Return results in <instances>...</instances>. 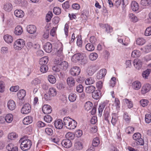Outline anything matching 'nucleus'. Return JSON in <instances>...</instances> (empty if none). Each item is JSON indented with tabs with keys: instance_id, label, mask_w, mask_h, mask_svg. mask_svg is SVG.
<instances>
[{
	"instance_id": "7",
	"label": "nucleus",
	"mask_w": 151,
	"mask_h": 151,
	"mask_svg": "<svg viewBox=\"0 0 151 151\" xmlns=\"http://www.w3.org/2000/svg\"><path fill=\"white\" fill-rule=\"evenodd\" d=\"M141 137V134L139 132L135 133L132 136L133 139L135 141H138L139 142L144 144V140Z\"/></svg>"
},
{
	"instance_id": "60",
	"label": "nucleus",
	"mask_w": 151,
	"mask_h": 151,
	"mask_svg": "<svg viewBox=\"0 0 151 151\" xmlns=\"http://www.w3.org/2000/svg\"><path fill=\"white\" fill-rule=\"evenodd\" d=\"M44 120L46 122L50 123L52 121V118L51 116L49 115H46L44 117Z\"/></svg>"
},
{
	"instance_id": "5",
	"label": "nucleus",
	"mask_w": 151,
	"mask_h": 151,
	"mask_svg": "<svg viewBox=\"0 0 151 151\" xmlns=\"http://www.w3.org/2000/svg\"><path fill=\"white\" fill-rule=\"evenodd\" d=\"M31 110V105L29 104H26L23 106L21 109V112L23 114H27L30 113Z\"/></svg>"
},
{
	"instance_id": "53",
	"label": "nucleus",
	"mask_w": 151,
	"mask_h": 151,
	"mask_svg": "<svg viewBox=\"0 0 151 151\" xmlns=\"http://www.w3.org/2000/svg\"><path fill=\"white\" fill-rule=\"evenodd\" d=\"M77 38V44L79 47H81L82 46V41L81 37V36H78Z\"/></svg>"
},
{
	"instance_id": "50",
	"label": "nucleus",
	"mask_w": 151,
	"mask_h": 151,
	"mask_svg": "<svg viewBox=\"0 0 151 151\" xmlns=\"http://www.w3.org/2000/svg\"><path fill=\"white\" fill-rule=\"evenodd\" d=\"M129 17L132 22H135L137 21V17L133 14H129Z\"/></svg>"
},
{
	"instance_id": "29",
	"label": "nucleus",
	"mask_w": 151,
	"mask_h": 151,
	"mask_svg": "<svg viewBox=\"0 0 151 151\" xmlns=\"http://www.w3.org/2000/svg\"><path fill=\"white\" fill-rule=\"evenodd\" d=\"M131 7L132 10L134 11L138 10L139 9V5L136 1H133L131 4Z\"/></svg>"
},
{
	"instance_id": "51",
	"label": "nucleus",
	"mask_w": 151,
	"mask_h": 151,
	"mask_svg": "<svg viewBox=\"0 0 151 151\" xmlns=\"http://www.w3.org/2000/svg\"><path fill=\"white\" fill-rule=\"evenodd\" d=\"M48 69L47 65H41L40 68V70L42 73H46Z\"/></svg>"
},
{
	"instance_id": "12",
	"label": "nucleus",
	"mask_w": 151,
	"mask_h": 151,
	"mask_svg": "<svg viewBox=\"0 0 151 151\" xmlns=\"http://www.w3.org/2000/svg\"><path fill=\"white\" fill-rule=\"evenodd\" d=\"M97 70L96 66L92 65L89 67L87 69L86 71L88 74L90 76L92 75Z\"/></svg>"
},
{
	"instance_id": "47",
	"label": "nucleus",
	"mask_w": 151,
	"mask_h": 151,
	"mask_svg": "<svg viewBox=\"0 0 151 151\" xmlns=\"http://www.w3.org/2000/svg\"><path fill=\"white\" fill-rule=\"evenodd\" d=\"M66 139L73 140L74 139L75 135L72 132H68L65 135Z\"/></svg>"
},
{
	"instance_id": "19",
	"label": "nucleus",
	"mask_w": 151,
	"mask_h": 151,
	"mask_svg": "<svg viewBox=\"0 0 151 151\" xmlns=\"http://www.w3.org/2000/svg\"><path fill=\"white\" fill-rule=\"evenodd\" d=\"M111 116V122L113 126H115L119 121L118 116L116 113H112Z\"/></svg>"
},
{
	"instance_id": "39",
	"label": "nucleus",
	"mask_w": 151,
	"mask_h": 151,
	"mask_svg": "<svg viewBox=\"0 0 151 151\" xmlns=\"http://www.w3.org/2000/svg\"><path fill=\"white\" fill-rule=\"evenodd\" d=\"M98 57V55L96 53L92 52L91 53L89 56V59L91 60H96Z\"/></svg>"
},
{
	"instance_id": "25",
	"label": "nucleus",
	"mask_w": 151,
	"mask_h": 151,
	"mask_svg": "<svg viewBox=\"0 0 151 151\" xmlns=\"http://www.w3.org/2000/svg\"><path fill=\"white\" fill-rule=\"evenodd\" d=\"M33 118L31 116H28L25 117L23 120V123L24 124L28 125L32 122Z\"/></svg>"
},
{
	"instance_id": "63",
	"label": "nucleus",
	"mask_w": 151,
	"mask_h": 151,
	"mask_svg": "<svg viewBox=\"0 0 151 151\" xmlns=\"http://www.w3.org/2000/svg\"><path fill=\"white\" fill-rule=\"evenodd\" d=\"M144 51L146 53H148L151 51V44L149 43L144 47Z\"/></svg>"
},
{
	"instance_id": "36",
	"label": "nucleus",
	"mask_w": 151,
	"mask_h": 151,
	"mask_svg": "<svg viewBox=\"0 0 151 151\" xmlns=\"http://www.w3.org/2000/svg\"><path fill=\"white\" fill-rule=\"evenodd\" d=\"M93 104L90 101H88L84 105V108L86 110L88 111L91 109L93 106Z\"/></svg>"
},
{
	"instance_id": "17",
	"label": "nucleus",
	"mask_w": 151,
	"mask_h": 151,
	"mask_svg": "<svg viewBox=\"0 0 151 151\" xmlns=\"http://www.w3.org/2000/svg\"><path fill=\"white\" fill-rule=\"evenodd\" d=\"M62 146L66 148H69L72 145L71 141L69 139H65L63 140L61 142Z\"/></svg>"
},
{
	"instance_id": "49",
	"label": "nucleus",
	"mask_w": 151,
	"mask_h": 151,
	"mask_svg": "<svg viewBox=\"0 0 151 151\" xmlns=\"http://www.w3.org/2000/svg\"><path fill=\"white\" fill-rule=\"evenodd\" d=\"M75 146L77 149L80 150L82 149L83 145L81 142L78 141L75 143Z\"/></svg>"
},
{
	"instance_id": "41",
	"label": "nucleus",
	"mask_w": 151,
	"mask_h": 151,
	"mask_svg": "<svg viewBox=\"0 0 151 151\" xmlns=\"http://www.w3.org/2000/svg\"><path fill=\"white\" fill-rule=\"evenodd\" d=\"M45 132L47 135L49 136H51L53 134V129L49 127H47L45 129Z\"/></svg>"
},
{
	"instance_id": "30",
	"label": "nucleus",
	"mask_w": 151,
	"mask_h": 151,
	"mask_svg": "<svg viewBox=\"0 0 151 151\" xmlns=\"http://www.w3.org/2000/svg\"><path fill=\"white\" fill-rule=\"evenodd\" d=\"M14 14L15 16L17 17L21 18L24 16V12L21 10L17 9L15 10Z\"/></svg>"
},
{
	"instance_id": "3",
	"label": "nucleus",
	"mask_w": 151,
	"mask_h": 151,
	"mask_svg": "<svg viewBox=\"0 0 151 151\" xmlns=\"http://www.w3.org/2000/svg\"><path fill=\"white\" fill-rule=\"evenodd\" d=\"M25 45V41L22 39L17 40L14 44V48L16 50H20L22 49Z\"/></svg>"
},
{
	"instance_id": "43",
	"label": "nucleus",
	"mask_w": 151,
	"mask_h": 151,
	"mask_svg": "<svg viewBox=\"0 0 151 151\" xmlns=\"http://www.w3.org/2000/svg\"><path fill=\"white\" fill-rule=\"evenodd\" d=\"M48 79L49 82L52 84L55 83L56 82V78L52 75H49L48 77Z\"/></svg>"
},
{
	"instance_id": "24",
	"label": "nucleus",
	"mask_w": 151,
	"mask_h": 151,
	"mask_svg": "<svg viewBox=\"0 0 151 151\" xmlns=\"http://www.w3.org/2000/svg\"><path fill=\"white\" fill-rule=\"evenodd\" d=\"M4 39L5 41L7 43H12L13 40V38L11 35L6 34L4 35Z\"/></svg>"
},
{
	"instance_id": "37",
	"label": "nucleus",
	"mask_w": 151,
	"mask_h": 151,
	"mask_svg": "<svg viewBox=\"0 0 151 151\" xmlns=\"http://www.w3.org/2000/svg\"><path fill=\"white\" fill-rule=\"evenodd\" d=\"M41 83V81L38 78H35L31 82V84L33 86H38L40 83Z\"/></svg>"
},
{
	"instance_id": "38",
	"label": "nucleus",
	"mask_w": 151,
	"mask_h": 151,
	"mask_svg": "<svg viewBox=\"0 0 151 151\" xmlns=\"http://www.w3.org/2000/svg\"><path fill=\"white\" fill-rule=\"evenodd\" d=\"M86 50L89 51H93L95 48L94 46L91 44L88 43L86 45Z\"/></svg>"
},
{
	"instance_id": "27",
	"label": "nucleus",
	"mask_w": 151,
	"mask_h": 151,
	"mask_svg": "<svg viewBox=\"0 0 151 151\" xmlns=\"http://www.w3.org/2000/svg\"><path fill=\"white\" fill-rule=\"evenodd\" d=\"M13 115L11 114H7L5 117V121L8 123H11L13 120Z\"/></svg>"
},
{
	"instance_id": "10",
	"label": "nucleus",
	"mask_w": 151,
	"mask_h": 151,
	"mask_svg": "<svg viewBox=\"0 0 151 151\" xmlns=\"http://www.w3.org/2000/svg\"><path fill=\"white\" fill-rule=\"evenodd\" d=\"M118 40L119 42L125 45H127L130 42L129 38L125 36L119 37Z\"/></svg>"
},
{
	"instance_id": "34",
	"label": "nucleus",
	"mask_w": 151,
	"mask_h": 151,
	"mask_svg": "<svg viewBox=\"0 0 151 151\" xmlns=\"http://www.w3.org/2000/svg\"><path fill=\"white\" fill-rule=\"evenodd\" d=\"M106 106V103L105 102H101L99 105L98 108V111L99 114L101 115L102 111Z\"/></svg>"
},
{
	"instance_id": "28",
	"label": "nucleus",
	"mask_w": 151,
	"mask_h": 151,
	"mask_svg": "<svg viewBox=\"0 0 151 151\" xmlns=\"http://www.w3.org/2000/svg\"><path fill=\"white\" fill-rule=\"evenodd\" d=\"M95 87L93 86H90L87 87L85 89L86 92L88 93H93L95 90Z\"/></svg>"
},
{
	"instance_id": "42",
	"label": "nucleus",
	"mask_w": 151,
	"mask_h": 151,
	"mask_svg": "<svg viewBox=\"0 0 151 151\" xmlns=\"http://www.w3.org/2000/svg\"><path fill=\"white\" fill-rule=\"evenodd\" d=\"M77 96L75 93H71L68 96L69 100L72 102L75 101L76 99Z\"/></svg>"
},
{
	"instance_id": "59",
	"label": "nucleus",
	"mask_w": 151,
	"mask_h": 151,
	"mask_svg": "<svg viewBox=\"0 0 151 151\" xmlns=\"http://www.w3.org/2000/svg\"><path fill=\"white\" fill-rule=\"evenodd\" d=\"M116 79L115 77H112L110 81L109 85L112 87H114L116 83Z\"/></svg>"
},
{
	"instance_id": "58",
	"label": "nucleus",
	"mask_w": 151,
	"mask_h": 151,
	"mask_svg": "<svg viewBox=\"0 0 151 151\" xmlns=\"http://www.w3.org/2000/svg\"><path fill=\"white\" fill-rule=\"evenodd\" d=\"M145 122L149 124L151 122V115L149 114H146L145 116Z\"/></svg>"
},
{
	"instance_id": "6",
	"label": "nucleus",
	"mask_w": 151,
	"mask_h": 151,
	"mask_svg": "<svg viewBox=\"0 0 151 151\" xmlns=\"http://www.w3.org/2000/svg\"><path fill=\"white\" fill-rule=\"evenodd\" d=\"M56 64L59 65V68L62 70H65L68 68V63L65 61H59L58 60L55 62Z\"/></svg>"
},
{
	"instance_id": "57",
	"label": "nucleus",
	"mask_w": 151,
	"mask_h": 151,
	"mask_svg": "<svg viewBox=\"0 0 151 151\" xmlns=\"http://www.w3.org/2000/svg\"><path fill=\"white\" fill-rule=\"evenodd\" d=\"M23 29H14V34L17 36L21 35L23 32Z\"/></svg>"
},
{
	"instance_id": "2",
	"label": "nucleus",
	"mask_w": 151,
	"mask_h": 151,
	"mask_svg": "<svg viewBox=\"0 0 151 151\" xmlns=\"http://www.w3.org/2000/svg\"><path fill=\"white\" fill-rule=\"evenodd\" d=\"M20 140L19 142H21L20 148L23 151H26L29 150L32 145V142L29 139H25L22 141Z\"/></svg>"
},
{
	"instance_id": "13",
	"label": "nucleus",
	"mask_w": 151,
	"mask_h": 151,
	"mask_svg": "<svg viewBox=\"0 0 151 151\" xmlns=\"http://www.w3.org/2000/svg\"><path fill=\"white\" fill-rule=\"evenodd\" d=\"M42 110L45 114H47L51 113L52 109L50 105L45 104L42 106Z\"/></svg>"
},
{
	"instance_id": "48",
	"label": "nucleus",
	"mask_w": 151,
	"mask_h": 151,
	"mask_svg": "<svg viewBox=\"0 0 151 151\" xmlns=\"http://www.w3.org/2000/svg\"><path fill=\"white\" fill-rule=\"evenodd\" d=\"M52 13L51 12H49L46 16V21L47 22H49L52 17Z\"/></svg>"
},
{
	"instance_id": "33",
	"label": "nucleus",
	"mask_w": 151,
	"mask_h": 151,
	"mask_svg": "<svg viewBox=\"0 0 151 151\" xmlns=\"http://www.w3.org/2000/svg\"><path fill=\"white\" fill-rule=\"evenodd\" d=\"M12 9V5L10 3H6L4 7V9L6 11L8 12H10Z\"/></svg>"
},
{
	"instance_id": "1",
	"label": "nucleus",
	"mask_w": 151,
	"mask_h": 151,
	"mask_svg": "<svg viewBox=\"0 0 151 151\" xmlns=\"http://www.w3.org/2000/svg\"><path fill=\"white\" fill-rule=\"evenodd\" d=\"M63 122L65 127L69 129H74L77 125V122L75 120L68 117L64 118Z\"/></svg>"
},
{
	"instance_id": "56",
	"label": "nucleus",
	"mask_w": 151,
	"mask_h": 151,
	"mask_svg": "<svg viewBox=\"0 0 151 151\" xmlns=\"http://www.w3.org/2000/svg\"><path fill=\"white\" fill-rule=\"evenodd\" d=\"M150 74V70L147 69V70L144 71L142 74L143 77L145 79H147L148 76Z\"/></svg>"
},
{
	"instance_id": "21",
	"label": "nucleus",
	"mask_w": 151,
	"mask_h": 151,
	"mask_svg": "<svg viewBox=\"0 0 151 151\" xmlns=\"http://www.w3.org/2000/svg\"><path fill=\"white\" fill-rule=\"evenodd\" d=\"M44 49L47 52H50L52 50V46L51 44L49 42L46 43L44 45Z\"/></svg>"
},
{
	"instance_id": "45",
	"label": "nucleus",
	"mask_w": 151,
	"mask_h": 151,
	"mask_svg": "<svg viewBox=\"0 0 151 151\" xmlns=\"http://www.w3.org/2000/svg\"><path fill=\"white\" fill-rule=\"evenodd\" d=\"M141 54L139 51L137 50H134L132 53V56L134 58L138 57H139Z\"/></svg>"
},
{
	"instance_id": "15",
	"label": "nucleus",
	"mask_w": 151,
	"mask_h": 151,
	"mask_svg": "<svg viewBox=\"0 0 151 151\" xmlns=\"http://www.w3.org/2000/svg\"><path fill=\"white\" fill-rule=\"evenodd\" d=\"M67 83L69 87H71L74 86L75 84V81L73 78L69 77L67 79Z\"/></svg>"
},
{
	"instance_id": "14",
	"label": "nucleus",
	"mask_w": 151,
	"mask_h": 151,
	"mask_svg": "<svg viewBox=\"0 0 151 151\" xmlns=\"http://www.w3.org/2000/svg\"><path fill=\"white\" fill-rule=\"evenodd\" d=\"M141 83L138 81H134L132 83V88L135 90H138L141 87Z\"/></svg>"
},
{
	"instance_id": "16",
	"label": "nucleus",
	"mask_w": 151,
	"mask_h": 151,
	"mask_svg": "<svg viewBox=\"0 0 151 151\" xmlns=\"http://www.w3.org/2000/svg\"><path fill=\"white\" fill-rule=\"evenodd\" d=\"M7 106L9 109L12 111L15 109L16 105L15 103L13 100H10L8 102Z\"/></svg>"
},
{
	"instance_id": "18",
	"label": "nucleus",
	"mask_w": 151,
	"mask_h": 151,
	"mask_svg": "<svg viewBox=\"0 0 151 151\" xmlns=\"http://www.w3.org/2000/svg\"><path fill=\"white\" fill-rule=\"evenodd\" d=\"M133 64L134 66L137 69H139L142 67V62L139 59H136L134 60Z\"/></svg>"
},
{
	"instance_id": "44",
	"label": "nucleus",
	"mask_w": 151,
	"mask_h": 151,
	"mask_svg": "<svg viewBox=\"0 0 151 151\" xmlns=\"http://www.w3.org/2000/svg\"><path fill=\"white\" fill-rule=\"evenodd\" d=\"M100 143V141L97 137H96L93 139L92 142V145L93 146L97 147L99 145Z\"/></svg>"
},
{
	"instance_id": "20",
	"label": "nucleus",
	"mask_w": 151,
	"mask_h": 151,
	"mask_svg": "<svg viewBox=\"0 0 151 151\" xmlns=\"http://www.w3.org/2000/svg\"><path fill=\"white\" fill-rule=\"evenodd\" d=\"M54 124L55 128L57 129H61L63 126V123L62 121L60 119L55 120L54 122Z\"/></svg>"
},
{
	"instance_id": "35",
	"label": "nucleus",
	"mask_w": 151,
	"mask_h": 151,
	"mask_svg": "<svg viewBox=\"0 0 151 151\" xmlns=\"http://www.w3.org/2000/svg\"><path fill=\"white\" fill-rule=\"evenodd\" d=\"M146 42L145 40L143 38L139 37L136 40V44L139 45H144Z\"/></svg>"
},
{
	"instance_id": "4",
	"label": "nucleus",
	"mask_w": 151,
	"mask_h": 151,
	"mask_svg": "<svg viewBox=\"0 0 151 151\" xmlns=\"http://www.w3.org/2000/svg\"><path fill=\"white\" fill-rule=\"evenodd\" d=\"M85 56V54L83 53H76L72 57L71 60L74 63L77 61H82L84 59Z\"/></svg>"
},
{
	"instance_id": "32",
	"label": "nucleus",
	"mask_w": 151,
	"mask_h": 151,
	"mask_svg": "<svg viewBox=\"0 0 151 151\" xmlns=\"http://www.w3.org/2000/svg\"><path fill=\"white\" fill-rule=\"evenodd\" d=\"M48 61V57L45 56L41 58L40 60L39 64L41 65H46Z\"/></svg>"
},
{
	"instance_id": "52",
	"label": "nucleus",
	"mask_w": 151,
	"mask_h": 151,
	"mask_svg": "<svg viewBox=\"0 0 151 151\" xmlns=\"http://www.w3.org/2000/svg\"><path fill=\"white\" fill-rule=\"evenodd\" d=\"M141 4L143 6H147L151 4V0H142Z\"/></svg>"
},
{
	"instance_id": "54",
	"label": "nucleus",
	"mask_w": 151,
	"mask_h": 151,
	"mask_svg": "<svg viewBox=\"0 0 151 151\" xmlns=\"http://www.w3.org/2000/svg\"><path fill=\"white\" fill-rule=\"evenodd\" d=\"M124 102L127 105V106L129 108H131L133 106L132 102L129 101L127 99H125L124 100Z\"/></svg>"
},
{
	"instance_id": "62",
	"label": "nucleus",
	"mask_w": 151,
	"mask_h": 151,
	"mask_svg": "<svg viewBox=\"0 0 151 151\" xmlns=\"http://www.w3.org/2000/svg\"><path fill=\"white\" fill-rule=\"evenodd\" d=\"M124 119L127 122H129L130 120V116H129L127 112L124 113Z\"/></svg>"
},
{
	"instance_id": "64",
	"label": "nucleus",
	"mask_w": 151,
	"mask_h": 151,
	"mask_svg": "<svg viewBox=\"0 0 151 151\" xmlns=\"http://www.w3.org/2000/svg\"><path fill=\"white\" fill-rule=\"evenodd\" d=\"M76 91L78 93H81L83 90V87L81 84H79L76 87Z\"/></svg>"
},
{
	"instance_id": "46",
	"label": "nucleus",
	"mask_w": 151,
	"mask_h": 151,
	"mask_svg": "<svg viewBox=\"0 0 151 151\" xmlns=\"http://www.w3.org/2000/svg\"><path fill=\"white\" fill-rule=\"evenodd\" d=\"M134 131V128L131 126H129L127 127L125 130L126 132L128 134H130L133 133Z\"/></svg>"
},
{
	"instance_id": "22",
	"label": "nucleus",
	"mask_w": 151,
	"mask_h": 151,
	"mask_svg": "<svg viewBox=\"0 0 151 151\" xmlns=\"http://www.w3.org/2000/svg\"><path fill=\"white\" fill-rule=\"evenodd\" d=\"M101 91L99 90H95L92 94L93 98L96 100L99 99L101 97Z\"/></svg>"
},
{
	"instance_id": "61",
	"label": "nucleus",
	"mask_w": 151,
	"mask_h": 151,
	"mask_svg": "<svg viewBox=\"0 0 151 151\" xmlns=\"http://www.w3.org/2000/svg\"><path fill=\"white\" fill-rule=\"evenodd\" d=\"M96 86L98 89V90L100 91L103 86V83L101 81H99L96 83Z\"/></svg>"
},
{
	"instance_id": "26",
	"label": "nucleus",
	"mask_w": 151,
	"mask_h": 151,
	"mask_svg": "<svg viewBox=\"0 0 151 151\" xmlns=\"http://www.w3.org/2000/svg\"><path fill=\"white\" fill-rule=\"evenodd\" d=\"M18 137V135L14 132L10 133L8 135V139L11 140H15Z\"/></svg>"
},
{
	"instance_id": "9",
	"label": "nucleus",
	"mask_w": 151,
	"mask_h": 151,
	"mask_svg": "<svg viewBox=\"0 0 151 151\" xmlns=\"http://www.w3.org/2000/svg\"><path fill=\"white\" fill-rule=\"evenodd\" d=\"M107 73L106 69L104 68L101 69L97 73L96 78L98 79H101L104 78Z\"/></svg>"
},
{
	"instance_id": "11",
	"label": "nucleus",
	"mask_w": 151,
	"mask_h": 151,
	"mask_svg": "<svg viewBox=\"0 0 151 151\" xmlns=\"http://www.w3.org/2000/svg\"><path fill=\"white\" fill-rule=\"evenodd\" d=\"M151 88V86L150 84L147 83L144 85L141 89V93L142 94H146L150 90Z\"/></svg>"
},
{
	"instance_id": "55",
	"label": "nucleus",
	"mask_w": 151,
	"mask_h": 151,
	"mask_svg": "<svg viewBox=\"0 0 151 151\" xmlns=\"http://www.w3.org/2000/svg\"><path fill=\"white\" fill-rule=\"evenodd\" d=\"M140 103L143 107H145L148 104L149 101L147 99H143L140 101Z\"/></svg>"
},
{
	"instance_id": "8",
	"label": "nucleus",
	"mask_w": 151,
	"mask_h": 151,
	"mask_svg": "<svg viewBox=\"0 0 151 151\" xmlns=\"http://www.w3.org/2000/svg\"><path fill=\"white\" fill-rule=\"evenodd\" d=\"M81 69L77 66H74L71 68L70 70L71 74L73 76H77L79 75Z\"/></svg>"
},
{
	"instance_id": "23",
	"label": "nucleus",
	"mask_w": 151,
	"mask_h": 151,
	"mask_svg": "<svg viewBox=\"0 0 151 151\" xmlns=\"http://www.w3.org/2000/svg\"><path fill=\"white\" fill-rule=\"evenodd\" d=\"M26 94V91L24 89L20 90L17 93V96L19 99H23L25 96Z\"/></svg>"
},
{
	"instance_id": "31",
	"label": "nucleus",
	"mask_w": 151,
	"mask_h": 151,
	"mask_svg": "<svg viewBox=\"0 0 151 151\" xmlns=\"http://www.w3.org/2000/svg\"><path fill=\"white\" fill-rule=\"evenodd\" d=\"M48 93L50 96H54L57 95V91L55 88L52 87L49 88Z\"/></svg>"
},
{
	"instance_id": "40",
	"label": "nucleus",
	"mask_w": 151,
	"mask_h": 151,
	"mask_svg": "<svg viewBox=\"0 0 151 151\" xmlns=\"http://www.w3.org/2000/svg\"><path fill=\"white\" fill-rule=\"evenodd\" d=\"M95 81L93 78L90 77L87 78L85 81V82L86 85H91L94 83Z\"/></svg>"
}]
</instances>
